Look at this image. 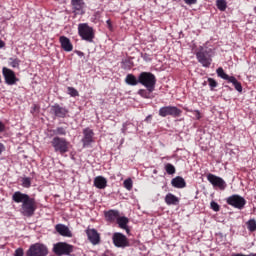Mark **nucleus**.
Wrapping results in <instances>:
<instances>
[{
  "instance_id": "9b49d317",
  "label": "nucleus",
  "mask_w": 256,
  "mask_h": 256,
  "mask_svg": "<svg viewBox=\"0 0 256 256\" xmlns=\"http://www.w3.org/2000/svg\"><path fill=\"white\" fill-rule=\"evenodd\" d=\"M82 143L83 147H90L91 143H95V132L91 128H85L83 130Z\"/></svg>"
},
{
  "instance_id": "8fccbe9b",
  "label": "nucleus",
  "mask_w": 256,
  "mask_h": 256,
  "mask_svg": "<svg viewBox=\"0 0 256 256\" xmlns=\"http://www.w3.org/2000/svg\"><path fill=\"white\" fill-rule=\"evenodd\" d=\"M78 54H79L80 56H83V52H78Z\"/></svg>"
},
{
  "instance_id": "f3484780",
  "label": "nucleus",
  "mask_w": 256,
  "mask_h": 256,
  "mask_svg": "<svg viewBox=\"0 0 256 256\" xmlns=\"http://www.w3.org/2000/svg\"><path fill=\"white\" fill-rule=\"evenodd\" d=\"M55 229L57 233H59V235H62V237H72L71 230H69V227L63 224H57Z\"/></svg>"
},
{
  "instance_id": "49530a36",
  "label": "nucleus",
  "mask_w": 256,
  "mask_h": 256,
  "mask_svg": "<svg viewBox=\"0 0 256 256\" xmlns=\"http://www.w3.org/2000/svg\"><path fill=\"white\" fill-rule=\"evenodd\" d=\"M125 131H127V128H125V124H124L122 128V133H125Z\"/></svg>"
},
{
  "instance_id": "bb28decb",
  "label": "nucleus",
  "mask_w": 256,
  "mask_h": 256,
  "mask_svg": "<svg viewBox=\"0 0 256 256\" xmlns=\"http://www.w3.org/2000/svg\"><path fill=\"white\" fill-rule=\"evenodd\" d=\"M216 5L219 11H225L227 9V2L225 0H217Z\"/></svg>"
},
{
  "instance_id": "b1692460",
  "label": "nucleus",
  "mask_w": 256,
  "mask_h": 256,
  "mask_svg": "<svg viewBox=\"0 0 256 256\" xmlns=\"http://www.w3.org/2000/svg\"><path fill=\"white\" fill-rule=\"evenodd\" d=\"M228 83H232L236 91H238L239 93L243 91V86H241V82L237 81V78L231 76L230 80H228Z\"/></svg>"
},
{
  "instance_id": "de8ad7c7",
  "label": "nucleus",
  "mask_w": 256,
  "mask_h": 256,
  "mask_svg": "<svg viewBox=\"0 0 256 256\" xmlns=\"http://www.w3.org/2000/svg\"><path fill=\"white\" fill-rule=\"evenodd\" d=\"M232 256H251V255H243V254H234Z\"/></svg>"
},
{
  "instance_id": "6e6552de",
  "label": "nucleus",
  "mask_w": 256,
  "mask_h": 256,
  "mask_svg": "<svg viewBox=\"0 0 256 256\" xmlns=\"http://www.w3.org/2000/svg\"><path fill=\"white\" fill-rule=\"evenodd\" d=\"M159 115L160 117H180L181 116V110L175 106H164L159 109Z\"/></svg>"
},
{
  "instance_id": "72a5a7b5",
  "label": "nucleus",
  "mask_w": 256,
  "mask_h": 256,
  "mask_svg": "<svg viewBox=\"0 0 256 256\" xmlns=\"http://www.w3.org/2000/svg\"><path fill=\"white\" fill-rule=\"evenodd\" d=\"M22 186L25 187L26 189H29V187H31V178L29 177L23 178Z\"/></svg>"
},
{
  "instance_id": "a211bd4d",
  "label": "nucleus",
  "mask_w": 256,
  "mask_h": 256,
  "mask_svg": "<svg viewBox=\"0 0 256 256\" xmlns=\"http://www.w3.org/2000/svg\"><path fill=\"white\" fill-rule=\"evenodd\" d=\"M172 187H175L176 189H183L187 187V183L185 182V179L181 176H177L172 179L171 181Z\"/></svg>"
},
{
  "instance_id": "79ce46f5",
  "label": "nucleus",
  "mask_w": 256,
  "mask_h": 256,
  "mask_svg": "<svg viewBox=\"0 0 256 256\" xmlns=\"http://www.w3.org/2000/svg\"><path fill=\"white\" fill-rule=\"evenodd\" d=\"M194 113L196 115V119H201V112H199V110H195Z\"/></svg>"
},
{
  "instance_id": "4c0bfd02",
  "label": "nucleus",
  "mask_w": 256,
  "mask_h": 256,
  "mask_svg": "<svg viewBox=\"0 0 256 256\" xmlns=\"http://www.w3.org/2000/svg\"><path fill=\"white\" fill-rule=\"evenodd\" d=\"M23 250L22 248H18L16 249L15 253H14V256H23Z\"/></svg>"
},
{
  "instance_id": "5701e85b",
  "label": "nucleus",
  "mask_w": 256,
  "mask_h": 256,
  "mask_svg": "<svg viewBox=\"0 0 256 256\" xmlns=\"http://www.w3.org/2000/svg\"><path fill=\"white\" fill-rule=\"evenodd\" d=\"M165 202L167 203V205H177L179 203V198H177V196L169 193L165 197Z\"/></svg>"
},
{
  "instance_id": "09e8293b",
  "label": "nucleus",
  "mask_w": 256,
  "mask_h": 256,
  "mask_svg": "<svg viewBox=\"0 0 256 256\" xmlns=\"http://www.w3.org/2000/svg\"><path fill=\"white\" fill-rule=\"evenodd\" d=\"M149 119H151V115H149L148 117H146V121H149Z\"/></svg>"
},
{
  "instance_id": "2f4dec72",
  "label": "nucleus",
  "mask_w": 256,
  "mask_h": 256,
  "mask_svg": "<svg viewBox=\"0 0 256 256\" xmlns=\"http://www.w3.org/2000/svg\"><path fill=\"white\" fill-rule=\"evenodd\" d=\"M166 169V173H168V175H174L175 173V166H173V164H166L165 166Z\"/></svg>"
},
{
  "instance_id": "ddd939ff",
  "label": "nucleus",
  "mask_w": 256,
  "mask_h": 256,
  "mask_svg": "<svg viewBox=\"0 0 256 256\" xmlns=\"http://www.w3.org/2000/svg\"><path fill=\"white\" fill-rule=\"evenodd\" d=\"M113 243L116 247H129V240L122 233H114Z\"/></svg>"
},
{
  "instance_id": "7c9ffc66",
  "label": "nucleus",
  "mask_w": 256,
  "mask_h": 256,
  "mask_svg": "<svg viewBox=\"0 0 256 256\" xmlns=\"http://www.w3.org/2000/svg\"><path fill=\"white\" fill-rule=\"evenodd\" d=\"M247 229L250 230L252 233L256 231V221L251 219L247 222Z\"/></svg>"
},
{
  "instance_id": "f03ea898",
  "label": "nucleus",
  "mask_w": 256,
  "mask_h": 256,
  "mask_svg": "<svg viewBox=\"0 0 256 256\" xmlns=\"http://www.w3.org/2000/svg\"><path fill=\"white\" fill-rule=\"evenodd\" d=\"M138 82L146 87L149 93H153L155 91V85L157 84V78H155L153 73L142 72L138 76Z\"/></svg>"
},
{
  "instance_id": "c03bdc74",
  "label": "nucleus",
  "mask_w": 256,
  "mask_h": 256,
  "mask_svg": "<svg viewBox=\"0 0 256 256\" xmlns=\"http://www.w3.org/2000/svg\"><path fill=\"white\" fill-rule=\"evenodd\" d=\"M3 151H5V146L0 143V155L3 153Z\"/></svg>"
},
{
  "instance_id": "1a4fd4ad",
  "label": "nucleus",
  "mask_w": 256,
  "mask_h": 256,
  "mask_svg": "<svg viewBox=\"0 0 256 256\" xmlns=\"http://www.w3.org/2000/svg\"><path fill=\"white\" fill-rule=\"evenodd\" d=\"M247 201L245 198L240 195L234 194L227 198V204L235 207V209H243L245 207Z\"/></svg>"
},
{
  "instance_id": "f257e3e1",
  "label": "nucleus",
  "mask_w": 256,
  "mask_h": 256,
  "mask_svg": "<svg viewBox=\"0 0 256 256\" xmlns=\"http://www.w3.org/2000/svg\"><path fill=\"white\" fill-rule=\"evenodd\" d=\"M12 201L22 203L20 212L24 217H33L35 215V211H37V201H35V198L17 191L12 195Z\"/></svg>"
},
{
  "instance_id": "f704fd0d",
  "label": "nucleus",
  "mask_w": 256,
  "mask_h": 256,
  "mask_svg": "<svg viewBox=\"0 0 256 256\" xmlns=\"http://www.w3.org/2000/svg\"><path fill=\"white\" fill-rule=\"evenodd\" d=\"M54 133H55L56 135H67V131H66L65 128H63V127H58V128L54 131Z\"/></svg>"
},
{
  "instance_id": "c756f323",
  "label": "nucleus",
  "mask_w": 256,
  "mask_h": 256,
  "mask_svg": "<svg viewBox=\"0 0 256 256\" xmlns=\"http://www.w3.org/2000/svg\"><path fill=\"white\" fill-rule=\"evenodd\" d=\"M123 185L125 189H127V191H131V189H133V180H131V178H128L124 181Z\"/></svg>"
},
{
  "instance_id": "c9c22d12",
  "label": "nucleus",
  "mask_w": 256,
  "mask_h": 256,
  "mask_svg": "<svg viewBox=\"0 0 256 256\" xmlns=\"http://www.w3.org/2000/svg\"><path fill=\"white\" fill-rule=\"evenodd\" d=\"M208 83L211 89H215V87H217V81L213 78H208Z\"/></svg>"
},
{
  "instance_id": "e433bc0d",
  "label": "nucleus",
  "mask_w": 256,
  "mask_h": 256,
  "mask_svg": "<svg viewBox=\"0 0 256 256\" xmlns=\"http://www.w3.org/2000/svg\"><path fill=\"white\" fill-rule=\"evenodd\" d=\"M210 205H211V209H213V211H219L220 207H219V204H217V202L212 201L210 203Z\"/></svg>"
},
{
  "instance_id": "f8f14e48",
  "label": "nucleus",
  "mask_w": 256,
  "mask_h": 256,
  "mask_svg": "<svg viewBox=\"0 0 256 256\" xmlns=\"http://www.w3.org/2000/svg\"><path fill=\"white\" fill-rule=\"evenodd\" d=\"M2 74L7 85H15L19 81L15 76V72L7 67L2 69Z\"/></svg>"
},
{
  "instance_id": "4468645a",
  "label": "nucleus",
  "mask_w": 256,
  "mask_h": 256,
  "mask_svg": "<svg viewBox=\"0 0 256 256\" xmlns=\"http://www.w3.org/2000/svg\"><path fill=\"white\" fill-rule=\"evenodd\" d=\"M51 113L55 115V117H60L61 119H64V117H67V113H69V110L65 107H61L59 104H55L51 106Z\"/></svg>"
},
{
  "instance_id": "dca6fc26",
  "label": "nucleus",
  "mask_w": 256,
  "mask_h": 256,
  "mask_svg": "<svg viewBox=\"0 0 256 256\" xmlns=\"http://www.w3.org/2000/svg\"><path fill=\"white\" fill-rule=\"evenodd\" d=\"M86 235L92 245H99V243L101 242V236H99L97 230L95 229H87Z\"/></svg>"
},
{
  "instance_id": "7ed1b4c3",
  "label": "nucleus",
  "mask_w": 256,
  "mask_h": 256,
  "mask_svg": "<svg viewBox=\"0 0 256 256\" xmlns=\"http://www.w3.org/2000/svg\"><path fill=\"white\" fill-rule=\"evenodd\" d=\"M212 57L213 50L211 48L200 47L198 52L196 53V58L203 67H211V63L213 62Z\"/></svg>"
},
{
  "instance_id": "6ab92c4d",
  "label": "nucleus",
  "mask_w": 256,
  "mask_h": 256,
  "mask_svg": "<svg viewBox=\"0 0 256 256\" xmlns=\"http://www.w3.org/2000/svg\"><path fill=\"white\" fill-rule=\"evenodd\" d=\"M60 43L62 49H64L66 52H71L73 51V44H71V40L65 36L60 37Z\"/></svg>"
},
{
  "instance_id": "423d86ee",
  "label": "nucleus",
  "mask_w": 256,
  "mask_h": 256,
  "mask_svg": "<svg viewBox=\"0 0 256 256\" xmlns=\"http://www.w3.org/2000/svg\"><path fill=\"white\" fill-rule=\"evenodd\" d=\"M49 249L42 243H35L30 246L27 251V256H47Z\"/></svg>"
},
{
  "instance_id": "473e14b6",
  "label": "nucleus",
  "mask_w": 256,
  "mask_h": 256,
  "mask_svg": "<svg viewBox=\"0 0 256 256\" xmlns=\"http://www.w3.org/2000/svg\"><path fill=\"white\" fill-rule=\"evenodd\" d=\"M67 91H68V95H71V97H79V92L77 91V89L73 87H68Z\"/></svg>"
},
{
  "instance_id": "9d476101",
  "label": "nucleus",
  "mask_w": 256,
  "mask_h": 256,
  "mask_svg": "<svg viewBox=\"0 0 256 256\" xmlns=\"http://www.w3.org/2000/svg\"><path fill=\"white\" fill-rule=\"evenodd\" d=\"M207 180L209 183H211V185H213V187H219L221 191H225L227 188V183L225 180L219 176H216L215 174H208Z\"/></svg>"
},
{
  "instance_id": "412c9836",
  "label": "nucleus",
  "mask_w": 256,
  "mask_h": 256,
  "mask_svg": "<svg viewBox=\"0 0 256 256\" xmlns=\"http://www.w3.org/2000/svg\"><path fill=\"white\" fill-rule=\"evenodd\" d=\"M94 185L97 189H105L107 187V179L103 176H97L94 179Z\"/></svg>"
},
{
  "instance_id": "c85d7f7f",
  "label": "nucleus",
  "mask_w": 256,
  "mask_h": 256,
  "mask_svg": "<svg viewBox=\"0 0 256 256\" xmlns=\"http://www.w3.org/2000/svg\"><path fill=\"white\" fill-rule=\"evenodd\" d=\"M21 63V60L17 58H9V65L10 67H13L14 69L19 67V64Z\"/></svg>"
},
{
  "instance_id": "aec40b11",
  "label": "nucleus",
  "mask_w": 256,
  "mask_h": 256,
  "mask_svg": "<svg viewBox=\"0 0 256 256\" xmlns=\"http://www.w3.org/2000/svg\"><path fill=\"white\" fill-rule=\"evenodd\" d=\"M105 218L109 223H115L119 219V211L117 210H109L105 212Z\"/></svg>"
},
{
  "instance_id": "39448f33",
  "label": "nucleus",
  "mask_w": 256,
  "mask_h": 256,
  "mask_svg": "<svg viewBox=\"0 0 256 256\" xmlns=\"http://www.w3.org/2000/svg\"><path fill=\"white\" fill-rule=\"evenodd\" d=\"M78 33L83 41H87L88 43H93V39H95V32L93 28L89 26L87 23H82L78 25Z\"/></svg>"
},
{
  "instance_id": "cd10ccee",
  "label": "nucleus",
  "mask_w": 256,
  "mask_h": 256,
  "mask_svg": "<svg viewBox=\"0 0 256 256\" xmlns=\"http://www.w3.org/2000/svg\"><path fill=\"white\" fill-rule=\"evenodd\" d=\"M151 93L152 92H149V90H145V89H140L138 91V95H140L141 97H144V99H150Z\"/></svg>"
},
{
  "instance_id": "0eeeda50",
  "label": "nucleus",
  "mask_w": 256,
  "mask_h": 256,
  "mask_svg": "<svg viewBox=\"0 0 256 256\" xmlns=\"http://www.w3.org/2000/svg\"><path fill=\"white\" fill-rule=\"evenodd\" d=\"M55 255H71L73 253V246L65 242H58L53 246Z\"/></svg>"
},
{
  "instance_id": "20e7f679",
  "label": "nucleus",
  "mask_w": 256,
  "mask_h": 256,
  "mask_svg": "<svg viewBox=\"0 0 256 256\" xmlns=\"http://www.w3.org/2000/svg\"><path fill=\"white\" fill-rule=\"evenodd\" d=\"M51 145L54 148L55 153H60V155H65V153L69 152L70 143L65 138L55 136L51 141Z\"/></svg>"
},
{
  "instance_id": "ea45409f",
  "label": "nucleus",
  "mask_w": 256,
  "mask_h": 256,
  "mask_svg": "<svg viewBox=\"0 0 256 256\" xmlns=\"http://www.w3.org/2000/svg\"><path fill=\"white\" fill-rule=\"evenodd\" d=\"M184 3H186V5H195V3H197V0H184Z\"/></svg>"
},
{
  "instance_id": "58836bf2",
  "label": "nucleus",
  "mask_w": 256,
  "mask_h": 256,
  "mask_svg": "<svg viewBox=\"0 0 256 256\" xmlns=\"http://www.w3.org/2000/svg\"><path fill=\"white\" fill-rule=\"evenodd\" d=\"M38 111H39V105L34 104V105L32 106L31 113H38Z\"/></svg>"
},
{
  "instance_id": "a878e982",
  "label": "nucleus",
  "mask_w": 256,
  "mask_h": 256,
  "mask_svg": "<svg viewBox=\"0 0 256 256\" xmlns=\"http://www.w3.org/2000/svg\"><path fill=\"white\" fill-rule=\"evenodd\" d=\"M216 73L218 75V77H220L221 79H224L225 81H230L231 80V76L227 75V73H225V70H223V68L219 67L216 70Z\"/></svg>"
},
{
  "instance_id": "37998d69",
  "label": "nucleus",
  "mask_w": 256,
  "mask_h": 256,
  "mask_svg": "<svg viewBox=\"0 0 256 256\" xmlns=\"http://www.w3.org/2000/svg\"><path fill=\"white\" fill-rule=\"evenodd\" d=\"M3 131H5V124L0 121V133H3Z\"/></svg>"
},
{
  "instance_id": "4be33fe9",
  "label": "nucleus",
  "mask_w": 256,
  "mask_h": 256,
  "mask_svg": "<svg viewBox=\"0 0 256 256\" xmlns=\"http://www.w3.org/2000/svg\"><path fill=\"white\" fill-rule=\"evenodd\" d=\"M116 221L120 229H124L127 233H129V227H127V223H129V218L122 216V217H118Z\"/></svg>"
},
{
  "instance_id": "2eb2a0df",
  "label": "nucleus",
  "mask_w": 256,
  "mask_h": 256,
  "mask_svg": "<svg viewBox=\"0 0 256 256\" xmlns=\"http://www.w3.org/2000/svg\"><path fill=\"white\" fill-rule=\"evenodd\" d=\"M71 5L75 15H83L85 13L83 11L85 9V2L83 0H71Z\"/></svg>"
},
{
  "instance_id": "a18cd8bd",
  "label": "nucleus",
  "mask_w": 256,
  "mask_h": 256,
  "mask_svg": "<svg viewBox=\"0 0 256 256\" xmlns=\"http://www.w3.org/2000/svg\"><path fill=\"white\" fill-rule=\"evenodd\" d=\"M3 47H5V42H3L2 40H0V49H3Z\"/></svg>"
},
{
  "instance_id": "393cba45",
  "label": "nucleus",
  "mask_w": 256,
  "mask_h": 256,
  "mask_svg": "<svg viewBox=\"0 0 256 256\" xmlns=\"http://www.w3.org/2000/svg\"><path fill=\"white\" fill-rule=\"evenodd\" d=\"M125 81H126L127 85H132V86L138 85V83H139V80H137V78L133 74H128L126 76Z\"/></svg>"
},
{
  "instance_id": "a19ab883",
  "label": "nucleus",
  "mask_w": 256,
  "mask_h": 256,
  "mask_svg": "<svg viewBox=\"0 0 256 256\" xmlns=\"http://www.w3.org/2000/svg\"><path fill=\"white\" fill-rule=\"evenodd\" d=\"M106 23L108 25V29H110V31H112L113 30V24H111V20H107Z\"/></svg>"
}]
</instances>
